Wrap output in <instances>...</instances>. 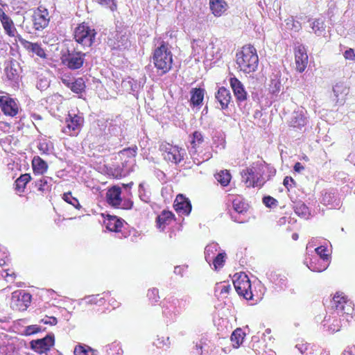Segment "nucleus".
<instances>
[{
  "label": "nucleus",
  "instance_id": "f257e3e1",
  "mask_svg": "<svg viewBox=\"0 0 355 355\" xmlns=\"http://www.w3.org/2000/svg\"><path fill=\"white\" fill-rule=\"evenodd\" d=\"M267 164L265 162H257L250 168L241 172L242 181L247 187H261L266 182Z\"/></svg>",
  "mask_w": 355,
  "mask_h": 355
},
{
  "label": "nucleus",
  "instance_id": "f03ea898",
  "mask_svg": "<svg viewBox=\"0 0 355 355\" xmlns=\"http://www.w3.org/2000/svg\"><path fill=\"white\" fill-rule=\"evenodd\" d=\"M236 58L237 64L243 72L249 73L257 69L259 58L254 46H244L241 51L236 53Z\"/></svg>",
  "mask_w": 355,
  "mask_h": 355
},
{
  "label": "nucleus",
  "instance_id": "7ed1b4c3",
  "mask_svg": "<svg viewBox=\"0 0 355 355\" xmlns=\"http://www.w3.org/2000/svg\"><path fill=\"white\" fill-rule=\"evenodd\" d=\"M153 61L159 75L166 73L171 69L173 55L164 42L155 49Z\"/></svg>",
  "mask_w": 355,
  "mask_h": 355
},
{
  "label": "nucleus",
  "instance_id": "20e7f679",
  "mask_svg": "<svg viewBox=\"0 0 355 355\" xmlns=\"http://www.w3.org/2000/svg\"><path fill=\"white\" fill-rule=\"evenodd\" d=\"M96 32L85 23L76 28L74 39L84 46H91L94 43Z\"/></svg>",
  "mask_w": 355,
  "mask_h": 355
},
{
  "label": "nucleus",
  "instance_id": "39448f33",
  "mask_svg": "<svg viewBox=\"0 0 355 355\" xmlns=\"http://www.w3.org/2000/svg\"><path fill=\"white\" fill-rule=\"evenodd\" d=\"M233 283L234 288L239 295L243 296L246 300L252 298L251 282L245 274L241 273L239 275L236 273L234 275Z\"/></svg>",
  "mask_w": 355,
  "mask_h": 355
},
{
  "label": "nucleus",
  "instance_id": "423d86ee",
  "mask_svg": "<svg viewBox=\"0 0 355 355\" xmlns=\"http://www.w3.org/2000/svg\"><path fill=\"white\" fill-rule=\"evenodd\" d=\"M85 53L81 51L67 50L61 56L62 63L70 69H78L83 65Z\"/></svg>",
  "mask_w": 355,
  "mask_h": 355
},
{
  "label": "nucleus",
  "instance_id": "0eeeda50",
  "mask_svg": "<svg viewBox=\"0 0 355 355\" xmlns=\"http://www.w3.org/2000/svg\"><path fill=\"white\" fill-rule=\"evenodd\" d=\"M55 344V336L53 333L48 334L45 337L33 340L29 343L30 348L39 354L46 353Z\"/></svg>",
  "mask_w": 355,
  "mask_h": 355
},
{
  "label": "nucleus",
  "instance_id": "6e6552de",
  "mask_svg": "<svg viewBox=\"0 0 355 355\" xmlns=\"http://www.w3.org/2000/svg\"><path fill=\"white\" fill-rule=\"evenodd\" d=\"M0 107L5 115L10 116H16L19 110L17 101L8 94L0 96Z\"/></svg>",
  "mask_w": 355,
  "mask_h": 355
},
{
  "label": "nucleus",
  "instance_id": "1a4fd4ad",
  "mask_svg": "<svg viewBox=\"0 0 355 355\" xmlns=\"http://www.w3.org/2000/svg\"><path fill=\"white\" fill-rule=\"evenodd\" d=\"M33 27L37 31L46 28L49 22V12L47 9L40 6L33 15Z\"/></svg>",
  "mask_w": 355,
  "mask_h": 355
},
{
  "label": "nucleus",
  "instance_id": "9d476101",
  "mask_svg": "<svg viewBox=\"0 0 355 355\" xmlns=\"http://www.w3.org/2000/svg\"><path fill=\"white\" fill-rule=\"evenodd\" d=\"M230 86L236 98L239 105L247 100L248 93L245 89L243 83L236 77H232L230 79Z\"/></svg>",
  "mask_w": 355,
  "mask_h": 355
},
{
  "label": "nucleus",
  "instance_id": "9b49d317",
  "mask_svg": "<svg viewBox=\"0 0 355 355\" xmlns=\"http://www.w3.org/2000/svg\"><path fill=\"white\" fill-rule=\"evenodd\" d=\"M4 71L9 80L15 83L19 81L21 68L19 63L16 60L12 58L8 61Z\"/></svg>",
  "mask_w": 355,
  "mask_h": 355
},
{
  "label": "nucleus",
  "instance_id": "f8f14e48",
  "mask_svg": "<svg viewBox=\"0 0 355 355\" xmlns=\"http://www.w3.org/2000/svg\"><path fill=\"white\" fill-rule=\"evenodd\" d=\"M173 207L175 210L180 214L188 216L192 209L190 200L183 194H178L175 200Z\"/></svg>",
  "mask_w": 355,
  "mask_h": 355
},
{
  "label": "nucleus",
  "instance_id": "ddd939ff",
  "mask_svg": "<svg viewBox=\"0 0 355 355\" xmlns=\"http://www.w3.org/2000/svg\"><path fill=\"white\" fill-rule=\"evenodd\" d=\"M121 189L119 186L112 187L106 193L107 202L114 208H119L122 203Z\"/></svg>",
  "mask_w": 355,
  "mask_h": 355
},
{
  "label": "nucleus",
  "instance_id": "4468645a",
  "mask_svg": "<svg viewBox=\"0 0 355 355\" xmlns=\"http://www.w3.org/2000/svg\"><path fill=\"white\" fill-rule=\"evenodd\" d=\"M205 89L201 87L192 88L190 91V106L199 110L202 105Z\"/></svg>",
  "mask_w": 355,
  "mask_h": 355
},
{
  "label": "nucleus",
  "instance_id": "2eb2a0df",
  "mask_svg": "<svg viewBox=\"0 0 355 355\" xmlns=\"http://www.w3.org/2000/svg\"><path fill=\"white\" fill-rule=\"evenodd\" d=\"M216 101L220 105L221 110H227L232 101V95L229 89L225 87H220L215 94Z\"/></svg>",
  "mask_w": 355,
  "mask_h": 355
},
{
  "label": "nucleus",
  "instance_id": "dca6fc26",
  "mask_svg": "<svg viewBox=\"0 0 355 355\" xmlns=\"http://www.w3.org/2000/svg\"><path fill=\"white\" fill-rule=\"evenodd\" d=\"M0 21L4 29L5 33L10 37L15 36L17 29L14 26L12 19L7 15L2 9L0 8Z\"/></svg>",
  "mask_w": 355,
  "mask_h": 355
},
{
  "label": "nucleus",
  "instance_id": "f3484780",
  "mask_svg": "<svg viewBox=\"0 0 355 355\" xmlns=\"http://www.w3.org/2000/svg\"><path fill=\"white\" fill-rule=\"evenodd\" d=\"M322 202L324 205H330L331 208L336 209L340 205V200L337 198L336 192L331 189L322 191Z\"/></svg>",
  "mask_w": 355,
  "mask_h": 355
},
{
  "label": "nucleus",
  "instance_id": "a211bd4d",
  "mask_svg": "<svg viewBox=\"0 0 355 355\" xmlns=\"http://www.w3.org/2000/svg\"><path fill=\"white\" fill-rule=\"evenodd\" d=\"M308 63V55L304 48L300 47L295 51V64L297 70L302 73L306 68Z\"/></svg>",
  "mask_w": 355,
  "mask_h": 355
},
{
  "label": "nucleus",
  "instance_id": "6ab92c4d",
  "mask_svg": "<svg viewBox=\"0 0 355 355\" xmlns=\"http://www.w3.org/2000/svg\"><path fill=\"white\" fill-rule=\"evenodd\" d=\"M83 121V119L81 116L74 114V116L69 115V118L66 119V128L64 131L66 132L71 131H79L82 123Z\"/></svg>",
  "mask_w": 355,
  "mask_h": 355
},
{
  "label": "nucleus",
  "instance_id": "aec40b11",
  "mask_svg": "<svg viewBox=\"0 0 355 355\" xmlns=\"http://www.w3.org/2000/svg\"><path fill=\"white\" fill-rule=\"evenodd\" d=\"M12 297V299L17 297V302L19 303L17 306H19V310H26L31 303L32 296L28 293L20 291L17 295V292L13 293Z\"/></svg>",
  "mask_w": 355,
  "mask_h": 355
},
{
  "label": "nucleus",
  "instance_id": "412c9836",
  "mask_svg": "<svg viewBox=\"0 0 355 355\" xmlns=\"http://www.w3.org/2000/svg\"><path fill=\"white\" fill-rule=\"evenodd\" d=\"M267 278L272 283L275 284L282 289L287 288V277L275 271H269L266 273Z\"/></svg>",
  "mask_w": 355,
  "mask_h": 355
},
{
  "label": "nucleus",
  "instance_id": "4be33fe9",
  "mask_svg": "<svg viewBox=\"0 0 355 355\" xmlns=\"http://www.w3.org/2000/svg\"><path fill=\"white\" fill-rule=\"evenodd\" d=\"M209 8L212 14L216 17L220 16L227 8L225 0H209Z\"/></svg>",
  "mask_w": 355,
  "mask_h": 355
},
{
  "label": "nucleus",
  "instance_id": "5701e85b",
  "mask_svg": "<svg viewBox=\"0 0 355 355\" xmlns=\"http://www.w3.org/2000/svg\"><path fill=\"white\" fill-rule=\"evenodd\" d=\"M339 298L340 296H334V297L336 309L343 311V313L347 315L351 314V312L353 311V308L351 306L352 303L347 302L344 297Z\"/></svg>",
  "mask_w": 355,
  "mask_h": 355
},
{
  "label": "nucleus",
  "instance_id": "b1692460",
  "mask_svg": "<svg viewBox=\"0 0 355 355\" xmlns=\"http://www.w3.org/2000/svg\"><path fill=\"white\" fill-rule=\"evenodd\" d=\"M116 42H114V49L122 50L127 49L130 45V42L128 40V37L126 33L122 31L116 34L115 36Z\"/></svg>",
  "mask_w": 355,
  "mask_h": 355
},
{
  "label": "nucleus",
  "instance_id": "393cba45",
  "mask_svg": "<svg viewBox=\"0 0 355 355\" xmlns=\"http://www.w3.org/2000/svg\"><path fill=\"white\" fill-rule=\"evenodd\" d=\"M32 167L35 173L42 175L48 168L47 163L39 156H35L32 160Z\"/></svg>",
  "mask_w": 355,
  "mask_h": 355
},
{
  "label": "nucleus",
  "instance_id": "a878e982",
  "mask_svg": "<svg viewBox=\"0 0 355 355\" xmlns=\"http://www.w3.org/2000/svg\"><path fill=\"white\" fill-rule=\"evenodd\" d=\"M306 123V117L302 112H294L292 114L290 125L294 128H301Z\"/></svg>",
  "mask_w": 355,
  "mask_h": 355
},
{
  "label": "nucleus",
  "instance_id": "bb28decb",
  "mask_svg": "<svg viewBox=\"0 0 355 355\" xmlns=\"http://www.w3.org/2000/svg\"><path fill=\"white\" fill-rule=\"evenodd\" d=\"M123 226V220L116 216L108 215L106 227L112 232H118Z\"/></svg>",
  "mask_w": 355,
  "mask_h": 355
},
{
  "label": "nucleus",
  "instance_id": "cd10ccee",
  "mask_svg": "<svg viewBox=\"0 0 355 355\" xmlns=\"http://www.w3.org/2000/svg\"><path fill=\"white\" fill-rule=\"evenodd\" d=\"M24 48L28 51L36 54L42 58H46V54L44 50L41 47L40 44L33 42H24Z\"/></svg>",
  "mask_w": 355,
  "mask_h": 355
},
{
  "label": "nucleus",
  "instance_id": "c85d7f7f",
  "mask_svg": "<svg viewBox=\"0 0 355 355\" xmlns=\"http://www.w3.org/2000/svg\"><path fill=\"white\" fill-rule=\"evenodd\" d=\"M184 150L183 149L175 148L166 154L165 159L173 163L178 164L184 159Z\"/></svg>",
  "mask_w": 355,
  "mask_h": 355
},
{
  "label": "nucleus",
  "instance_id": "c756f323",
  "mask_svg": "<svg viewBox=\"0 0 355 355\" xmlns=\"http://www.w3.org/2000/svg\"><path fill=\"white\" fill-rule=\"evenodd\" d=\"M31 180V176L29 173L21 175L15 182V190L19 192H23L26 184Z\"/></svg>",
  "mask_w": 355,
  "mask_h": 355
},
{
  "label": "nucleus",
  "instance_id": "7c9ffc66",
  "mask_svg": "<svg viewBox=\"0 0 355 355\" xmlns=\"http://www.w3.org/2000/svg\"><path fill=\"white\" fill-rule=\"evenodd\" d=\"M175 215L170 211L164 210L162 214L159 215L156 218V222L159 227L162 225L164 227L166 224L173 220Z\"/></svg>",
  "mask_w": 355,
  "mask_h": 355
},
{
  "label": "nucleus",
  "instance_id": "2f4dec72",
  "mask_svg": "<svg viewBox=\"0 0 355 355\" xmlns=\"http://www.w3.org/2000/svg\"><path fill=\"white\" fill-rule=\"evenodd\" d=\"M52 178L49 177H42L39 180L35 181V187L37 188L38 191L44 192L51 190V182Z\"/></svg>",
  "mask_w": 355,
  "mask_h": 355
},
{
  "label": "nucleus",
  "instance_id": "473e14b6",
  "mask_svg": "<svg viewBox=\"0 0 355 355\" xmlns=\"http://www.w3.org/2000/svg\"><path fill=\"white\" fill-rule=\"evenodd\" d=\"M245 336V333L241 328L235 329L231 336V340L233 343V347L238 348L240 345L242 344Z\"/></svg>",
  "mask_w": 355,
  "mask_h": 355
},
{
  "label": "nucleus",
  "instance_id": "72a5a7b5",
  "mask_svg": "<svg viewBox=\"0 0 355 355\" xmlns=\"http://www.w3.org/2000/svg\"><path fill=\"white\" fill-rule=\"evenodd\" d=\"M294 211L300 217L308 218L310 215L309 207L302 202H298L294 206Z\"/></svg>",
  "mask_w": 355,
  "mask_h": 355
},
{
  "label": "nucleus",
  "instance_id": "f704fd0d",
  "mask_svg": "<svg viewBox=\"0 0 355 355\" xmlns=\"http://www.w3.org/2000/svg\"><path fill=\"white\" fill-rule=\"evenodd\" d=\"M215 178L221 184V186L226 187L229 184L231 180V174L229 171L223 170L215 175Z\"/></svg>",
  "mask_w": 355,
  "mask_h": 355
},
{
  "label": "nucleus",
  "instance_id": "c9c22d12",
  "mask_svg": "<svg viewBox=\"0 0 355 355\" xmlns=\"http://www.w3.org/2000/svg\"><path fill=\"white\" fill-rule=\"evenodd\" d=\"M75 355H97V351L87 345H78L74 349Z\"/></svg>",
  "mask_w": 355,
  "mask_h": 355
},
{
  "label": "nucleus",
  "instance_id": "e433bc0d",
  "mask_svg": "<svg viewBox=\"0 0 355 355\" xmlns=\"http://www.w3.org/2000/svg\"><path fill=\"white\" fill-rule=\"evenodd\" d=\"M232 207L238 214H243L248 209V205L244 202L241 198H236L232 202Z\"/></svg>",
  "mask_w": 355,
  "mask_h": 355
},
{
  "label": "nucleus",
  "instance_id": "4c0bfd02",
  "mask_svg": "<svg viewBox=\"0 0 355 355\" xmlns=\"http://www.w3.org/2000/svg\"><path fill=\"white\" fill-rule=\"evenodd\" d=\"M71 90L76 94H81L85 92V84L83 78H78L73 80Z\"/></svg>",
  "mask_w": 355,
  "mask_h": 355
},
{
  "label": "nucleus",
  "instance_id": "58836bf2",
  "mask_svg": "<svg viewBox=\"0 0 355 355\" xmlns=\"http://www.w3.org/2000/svg\"><path fill=\"white\" fill-rule=\"evenodd\" d=\"M226 254L225 252L218 253L216 257H213L211 261L213 262L214 269L216 270L221 268L225 261Z\"/></svg>",
  "mask_w": 355,
  "mask_h": 355
},
{
  "label": "nucleus",
  "instance_id": "ea45409f",
  "mask_svg": "<svg viewBox=\"0 0 355 355\" xmlns=\"http://www.w3.org/2000/svg\"><path fill=\"white\" fill-rule=\"evenodd\" d=\"M62 199L66 202L71 205L73 207H75L77 209H80L81 208V205L78 200L72 196L71 191L63 193Z\"/></svg>",
  "mask_w": 355,
  "mask_h": 355
},
{
  "label": "nucleus",
  "instance_id": "a19ab883",
  "mask_svg": "<svg viewBox=\"0 0 355 355\" xmlns=\"http://www.w3.org/2000/svg\"><path fill=\"white\" fill-rule=\"evenodd\" d=\"M311 28L317 35H321L325 31L324 21L320 19H315L311 24Z\"/></svg>",
  "mask_w": 355,
  "mask_h": 355
},
{
  "label": "nucleus",
  "instance_id": "79ce46f5",
  "mask_svg": "<svg viewBox=\"0 0 355 355\" xmlns=\"http://www.w3.org/2000/svg\"><path fill=\"white\" fill-rule=\"evenodd\" d=\"M318 263L315 261H311L309 263L306 262V266L313 272H320L325 270L328 267L327 264L322 265L320 263V260H318Z\"/></svg>",
  "mask_w": 355,
  "mask_h": 355
},
{
  "label": "nucleus",
  "instance_id": "37998d69",
  "mask_svg": "<svg viewBox=\"0 0 355 355\" xmlns=\"http://www.w3.org/2000/svg\"><path fill=\"white\" fill-rule=\"evenodd\" d=\"M218 248V244L216 243H213L206 246L205 249V259L207 262L209 263L211 261V259L213 257H211V254H214Z\"/></svg>",
  "mask_w": 355,
  "mask_h": 355
},
{
  "label": "nucleus",
  "instance_id": "c03bdc74",
  "mask_svg": "<svg viewBox=\"0 0 355 355\" xmlns=\"http://www.w3.org/2000/svg\"><path fill=\"white\" fill-rule=\"evenodd\" d=\"M349 89L343 83H336L333 87V92L336 97H338L340 94L347 95Z\"/></svg>",
  "mask_w": 355,
  "mask_h": 355
},
{
  "label": "nucleus",
  "instance_id": "a18cd8bd",
  "mask_svg": "<svg viewBox=\"0 0 355 355\" xmlns=\"http://www.w3.org/2000/svg\"><path fill=\"white\" fill-rule=\"evenodd\" d=\"M191 145H192V148L193 149H196V144H202L204 141V139H203V136L202 135V133L199 131H195L192 133V135H191ZM196 151V150H194V152Z\"/></svg>",
  "mask_w": 355,
  "mask_h": 355
},
{
  "label": "nucleus",
  "instance_id": "49530a36",
  "mask_svg": "<svg viewBox=\"0 0 355 355\" xmlns=\"http://www.w3.org/2000/svg\"><path fill=\"white\" fill-rule=\"evenodd\" d=\"M139 197L144 202L148 203L150 201V195L146 191L142 183L139 185Z\"/></svg>",
  "mask_w": 355,
  "mask_h": 355
},
{
  "label": "nucleus",
  "instance_id": "de8ad7c7",
  "mask_svg": "<svg viewBox=\"0 0 355 355\" xmlns=\"http://www.w3.org/2000/svg\"><path fill=\"white\" fill-rule=\"evenodd\" d=\"M262 202L266 207L273 208L277 206V200L270 196H266L262 198Z\"/></svg>",
  "mask_w": 355,
  "mask_h": 355
},
{
  "label": "nucleus",
  "instance_id": "09e8293b",
  "mask_svg": "<svg viewBox=\"0 0 355 355\" xmlns=\"http://www.w3.org/2000/svg\"><path fill=\"white\" fill-rule=\"evenodd\" d=\"M316 254L320 257L322 261H327L329 259V255L326 254L327 248L321 245L315 249Z\"/></svg>",
  "mask_w": 355,
  "mask_h": 355
},
{
  "label": "nucleus",
  "instance_id": "8fccbe9b",
  "mask_svg": "<svg viewBox=\"0 0 355 355\" xmlns=\"http://www.w3.org/2000/svg\"><path fill=\"white\" fill-rule=\"evenodd\" d=\"M158 293L159 292L157 288H153L152 289L148 290L147 296L150 300H152V302H157L159 299Z\"/></svg>",
  "mask_w": 355,
  "mask_h": 355
},
{
  "label": "nucleus",
  "instance_id": "3c124183",
  "mask_svg": "<svg viewBox=\"0 0 355 355\" xmlns=\"http://www.w3.org/2000/svg\"><path fill=\"white\" fill-rule=\"evenodd\" d=\"M41 331L40 327L37 325H29L27 326L24 330V334L26 336H30L37 334Z\"/></svg>",
  "mask_w": 355,
  "mask_h": 355
},
{
  "label": "nucleus",
  "instance_id": "603ef678",
  "mask_svg": "<svg viewBox=\"0 0 355 355\" xmlns=\"http://www.w3.org/2000/svg\"><path fill=\"white\" fill-rule=\"evenodd\" d=\"M101 5L109 8L111 10H114L116 8L115 0H96Z\"/></svg>",
  "mask_w": 355,
  "mask_h": 355
},
{
  "label": "nucleus",
  "instance_id": "864d4df0",
  "mask_svg": "<svg viewBox=\"0 0 355 355\" xmlns=\"http://www.w3.org/2000/svg\"><path fill=\"white\" fill-rule=\"evenodd\" d=\"M282 85L279 80H272L270 85V92L272 94L277 93L281 89Z\"/></svg>",
  "mask_w": 355,
  "mask_h": 355
},
{
  "label": "nucleus",
  "instance_id": "5fc2aeb1",
  "mask_svg": "<svg viewBox=\"0 0 355 355\" xmlns=\"http://www.w3.org/2000/svg\"><path fill=\"white\" fill-rule=\"evenodd\" d=\"M137 147L136 146L127 148L121 151V153L126 155L128 157H135L137 154Z\"/></svg>",
  "mask_w": 355,
  "mask_h": 355
},
{
  "label": "nucleus",
  "instance_id": "6e6d98bb",
  "mask_svg": "<svg viewBox=\"0 0 355 355\" xmlns=\"http://www.w3.org/2000/svg\"><path fill=\"white\" fill-rule=\"evenodd\" d=\"M98 295H88L86 296L85 298L82 299V300L85 301L87 304H97L98 302V300H97Z\"/></svg>",
  "mask_w": 355,
  "mask_h": 355
},
{
  "label": "nucleus",
  "instance_id": "4d7b16f0",
  "mask_svg": "<svg viewBox=\"0 0 355 355\" xmlns=\"http://www.w3.org/2000/svg\"><path fill=\"white\" fill-rule=\"evenodd\" d=\"M191 298L189 296H185L178 300L179 308H185V306L190 303Z\"/></svg>",
  "mask_w": 355,
  "mask_h": 355
},
{
  "label": "nucleus",
  "instance_id": "13d9d810",
  "mask_svg": "<svg viewBox=\"0 0 355 355\" xmlns=\"http://www.w3.org/2000/svg\"><path fill=\"white\" fill-rule=\"evenodd\" d=\"M42 322L46 324L55 325L58 323V320L55 317H46L41 320Z\"/></svg>",
  "mask_w": 355,
  "mask_h": 355
},
{
  "label": "nucleus",
  "instance_id": "bf43d9fd",
  "mask_svg": "<svg viewBox=\"0 0 355 355\" xmlns=\"http://www.w3.org/2000/svg\"><path fill=\"white\" fill-rule=\"evenodd\" d=\"M344 57L345 59L354 60L355 59L354 51L352 49L346 50L344 53Z\"/></svg>",
  "mask_w": 355,
  "mask_h": 355
},
{
  "label": "nucleus",
  "instance_id": "052dcab7",
  "mask_svg": "<svg viewBox=\"0 0 355 355\" xmlns=\"http://www.w3.org/2000/svg\"><path fill=\"white\" fill-rule=\"evenodd\" d=\"M276 173V170L275 168L269 166L267 164V168H266V181L269 180L270 177L274 176Z\"/></svg>",
  "mask_w": 355,
  "mask_h": 355
},
{
  "label": "nucleus",
  "instance_id": "680f3d73",
  "mask_svg": "<svg viewBox=\"0 0 355 355\" xmlns=\"http://www.w3.org/2000/svg\"><path fill=\"white\" fill-rule=\"evenodd\" d=\"M121 208L124 209H130L133 206V202L131 200H122Z\"/></svg>",
  "mask_w": 355,
  "mask_h": 355
},
{
  "label": "nucleus",
  "instance_id": "e2e57ef3",
  "mask_svg": "<svg viewBox=\"0 0 355 355\" xmlns=\"http://www.w3.org/2000/svg\"><path fill=\"white\" fill-rule=\"evenodd\" d=\"M295 180L290 176H286L284 179L283 184L289 190V187H291V184H295Z\"/></svg>",
  "mask_w": 355,
  "mask_h": 355
},
{
  "label": "nucleus",
  "instance_id": "0e129e2a",
  "mask_svg": "<svg viewBox=\"0 0 355 355\" xmlns=\"http://www.w3.org/2000/svg\"><path fill=\"white\" fill-rule=\"evenodd\" d=\"M38 149L40 150V153L42 155H43V154H48L49 147H48V145L46 144H45V143H40V144L38 145Z\"/></svg>",
  "mask_w": 355,
  "mask_h": 355
},
{
  "label": "nucleus",
  "instance_id": "69168bd1",
  "mask_svg": "<svg viewBox=\"0 0 355 355\" xmlns=\"http://www.w3.org/2000/svg\"><path fill=\"white\" fill-rule=\"evenodd\" d=\"M74 79L75 78H71L70 77H64L62 78V82L65 86L71 89V85H72Z\"/></svg>",
  "mask_w": 355,
  "mask_h": 355
},
{
  "label": "nucleus",
  "instance_id": "338daca9",
  "mask_svg": "<svg viewBox=\"0 0 355 355\" xmlns=\"http://www.w3.org/2000/svg\"><path fill=\"white\" fill-rule=\"evenodd\" d=\"M184 267L187 268V266H175L174 268V273L175 275H180L181 277H182Z\"/></svg>",
  "mask_w": 355,
  "mask_h": 355
},
{
  "label": "nucleus",
  "instance_id": "774afa93",
  "mask_svg": "<svg viewBox=\"0 0 355 355\" xmlns=\"http://www.w3.org/2000/svg\"><path fill=\"white\" fill-rule=\"evenodd\" d=\"M293 169L295 172L300 173L304 169V167L300 162H296L293 166Z\"/></svg>",
  "mask_w": 355,
  "mask_h": 355
}]
</instances>
